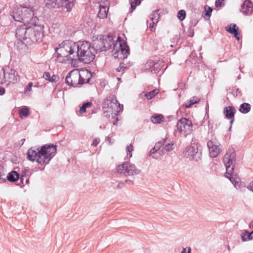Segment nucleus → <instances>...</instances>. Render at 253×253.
Wrapping results in <instances>:
<instances>
[{
	"label": "nucleus",
	"mask_w": 253,
	"mask_h": 253,
	"mask_svg": "<svg viewBox=\"0 0 253 253\" xmlns=\"http://www.w3.org/2000/svg\"><path fill=\"white\" fill-rule=\"evenodd\" d=\"M91 105L92 103L91 102H87L83 104L79 110V114L82 115L86 112V109L89 108Z\"/></svg>",
	"instance_id": "obj_33"
},
{
	"label": "nucleus",
	"mask_w": 253,
	"mask_h": 253,
	"mask_svg": "<svg viewBox=\"0 0 253 253\" xmlns=\"http://www.w3.org/2000/svg\"><path fill=\"white\" fill-rule=\"evenodd\" d=\"M212 11V9L210 7H208V9L206 10V12L204 15L205 18H209L211 16Z\"/></svg>",
	"instance_id": "obj_39"
},
{
	"label": "nucleus",
	"mask_w": 253,
	"mask_h": 253,
	"mask_svg": "<svg viewBox=\"0 0 253 253\" xmlns=\"http://www.w3.org/2000/svg\"><path fill=\"white\" fill-rule=\"evenodd\" d=\"M117 172L125 176H131L139 173V169L136 168L134 165L126 162L118 166L117 169Z\"/></svg>",
	"instance_id": "obj_12"
},
{
	"label": "nucleus",
	"mask_w": 253,
	"mask_h": 253,
	"mask_svg": "<svg viewBox=\"0 0 253 253\" xmlns=\"http://www.w3.org/2000/svg\"><path fill=\"white\" fill-rule=\"evenodd\" d=\"M224 0H216L215 2L216 7H221Z\"/></svg>",
	"instance_id": "obj_41"
},
{
	"label": "nucleus",
	"mask_w": 253,
	"mask_h": 253,
	"mask_svg": "<svg viewBox=\"0 0 253 253\" xmlns=\"http://www.w3.org/2000/svg\"><path fill=\"white\" fill-rule=\"evenodd\" d=\"M102 108L103 110L106 109L107 113H111L112 115L117 116L123 111V105L118 102L114 95L111 94L103 102Z\"/></svg>",
	"instance_id": "obj_7"
},
{
	"label": "nucleus",
	"mask_w": 253,
	"mask_h": 253,
	"mask_svg": "<svg viewBox=\"0 0 253 253\" xmlns=\"http://www.w3.org/2000/svg\"><path fill=\"white\" fill-rule=\"evenodd\" d=\"M102 39L105 41L104 44L106 47V50L111 48L112 45L114 46L115 43L112 36L110 35H103Z\"/></svg>",
	"instance_id": "obj_21"
},
{
	"label": "nucleus",
	"mask_w": 253,
	"mask_h": 253,
	"mask_svg": "<svg viewBox=\"0 0 253 253\" xmlns=\"http://www.w3.org/2000/svg\"><path fill=\"white\" fill-rule=\"evenodd\" d=\"M207 146L211 157H216L222 149L220 143L215 139L209 140L207 143Z\"/></svg>",
	"instance_id": "obj_14"
},
{
	"label": "nucleus",
	"mask_w": 253,
	"mask_h": 253,
	"mask_svg": "<svg viewBox=\"0 0 253 253\" xmlns=\"http://www.w3.org/2000/svg\"><path fill=\"white\" fill-rule=\"evenodd\" d=\"M247 188L253 192V180L247 186Z\"/></svg>",
	"instance_id": "obj_43"
},
{
	"label": "nucleus",
	"mask_w": 253,
	"mask_h": 253,
	"mask_svg": "<svg viewBox=\"0 0 253 253\" xmlns=\"http://www.w3.org/2000/svg\"><path fill=\"white\" fill-rule=\"evenodd\" d=\"M231 127H229V131H230V130H231Z\"/></svg>",
	"instance_id": "obj_47"
},
{
	"label": "nucleus",
	"mask_w": 253,
	"mask_h": 253,
	"mask_svg": "<svg viewBox=\"0 0 253 253\" xmlns=\"http://www.w3.org/2000/svg\"><path fill=\"white\" fill-rule=\"evenodd\" d=\"M48 8L64 7L69 12L74 5V0H44Z\"/></svg>",
	"instance_id": "obj_11"
},
{
	"label": "nucleus",
	"mask_w": 253,
	"mask_h": 253,
	"mask_svg": "<svg viewBox=\"0 0 253 253\" xmlns=\"http://www.w3.org/2000/svg\"><path fill=\"white\" fill-rule=\"evenodd\" d=\"M151 22H149L147 21L148 25H149V28L151 31L153 30L154 25L156 24L160 18V15L159 14V10L154 11L151 14Z\"/></svg>",
	"instance_id": "obj_19"
},
{
	"label": "nucleus",
	"mask_w": 253,
	"mask_h": 253,
	"mask_svg": "<svg viewBox=\"0 0 253 253\" xmlns=\"http://www.w3.org/2000/svg\"><path fill=\"white\" fill-rule=\"evenodd\" d=\"M186 13L184 10H180L177 13V18L180 20H183L185 18Z\"/></svg>",
	"instance_id": "obj_38"
},
{
	"label": "nucleus",
	"mask_w": 253,
	"mask_h": 253,
	"mask_svg": "<svg viewBox=\"0 0 253 253\" xmlns=\"http://www.w3.org/2000/svg\"><path fill=\"white\" fill-rule=\"evenodd\" d=\"M151 121L154 124L160 123L164 120L163 116L161 114H155L151 117Z\"/></svg>",
	"instance_id": "obj_30"
},
{
	"label": "nucleus",
	"mask_w": 253,
	"mask_h": 253,
	"mask_svg": "<svg viewBox=\"0 0 253 253\" xmlns=\"http://www.w3.org/2000/svg\"><path fill=\"white\" fill-rule=\"evenodd\" d=\"M109 8L107 6L100 5L99 6V10L98 13V16L100 18H104L106 17Z\"/></svg>",
	"instance_id": "obj_23"
},
{
	"label": "nucleus",
	"mask_w": 253,
	"mask_h": 253,
	"mask_svg": "<svg viewBox=\"0 0 253 253\" xmlns=\"http://www.w3.org/2000/svg\"><path fill=\"white\" fill-rule=\"evenodd\" d=\"M253 231L249 232L246 230L244 231L241 234V238L243 242L251 240L253 238Z\"/></svg>",
	"instance_id": "obj_24"
},
{
	"label": "nucleus",
	"mask_w": 253,
	"mask_h": 253,
	"mask_svg": "<svg viewBox=\"0 0 253 253\" xmlns=\"http://www.w3.org/2000/svg\"><path fill=\"white\" fill-rule=\"evenodd\" d=\"M4 92L5 89H4V88L0 86V95L3 94Z\"/></svg>",
	"instance_id": "obj_45"
},
{
	"label": "nucleus",
	"mask_w": 253,
	"mask_h": 253,
	"mask_svg": "<svg viewBox=\"0 0 253 253\" xmlns=\"http://www.w3.org/2000/svg\"><path fill=\"white\" fill-rule=\"evenodd\" d=\"M117 187H118V188L120 187L119 185H117Z\"/></svg>",
	"instance_id": "obj_48"
},
{
	"label": "nucleus",
	"mask_w": 253,
	"mask_h": 253,
	"mask_svg": "<svg viewBox=\"0 0 253 253\" xmlns=\"http://www.w3.org/2000/svg\"><path fill=\"white\" fill-rule=\"evenodd\" d=\"M87 71H82L73 70L68 73L66 77V83L69 85L76 87L79 84H83L88 82L89 77Z\"/></svg>",
	"instance_id": "obj_6"
},
{
	"label": "nucleus",
	"mask_w": 253,
	"mask_h": 253,
	"mask_svg": "<svg viewBox=\"0 0 253 253\" xmlns=\"http://www.w3.org/2000/svg\"><path fill=\"white\" fill-rule=\"evenodd\" d=\"M183 154L185 158L196 162H198L202 158V152L198 151L197 145L186 147Z\"/></svg>",
	"instance_id": "obj_13"
},
{
	"label": "nucleus",
	"mask_w": 253,
	"mask_h": 253,
	"mask_svg": "<svg viewBox=\"0 0 253 253\" xmlns=\"http://www.w3.org/2000/svg\"><path fill=\"white\" fill-rule=\"evenodd\" d=\"M42 77L45 80H47L50 82H55L57 81L58 78L55 75H52V76H51L50 74L47 72H44Z\"/></svg>",
	"instance_id": "obj_28"
},
{
	"label": "nucleus",
	"mask_w": 253,
	"mask_h": 253,
	"mask_svg": "<svg viewBox=\"0 0 253 253\" xmlns=\"http://www.w3.org/2000/svg\"><path fill=\"white\" fill-rule=\"evenodd\" d=\"M106 140L108 141L110 143V138L109 137H107Z\"/></svg>",
	"instance_id": "obj_46"
},
{
	"label": "nucleus",
	"mask_w": 253,
	"mask_h": 253,
	"mask_svg": "<svg viewBox=\"0 0 253 253\" xmlns=\"http://www.w3.org/2000/svg\"><path fill=\"white\" fill-rule=\"evenodd\" d=\"M104 115L107 118H109L111 116L112 117L116 116L114 115H112L111 113H107L106 109L104 110Z\"/></svg>",
	"instance_id": "obj_40"
},
{
	"label": "nucleus",
	"mask_w": 253,
	"mask_h": 253,
	"mask_svg": "<svg viewBox=\"0 0 253 253\" xmlns=\"http://www.w3.org/2000/svg\"><path fill=\"white\" fill-rule=\"evenodd\" d=\"M125 68V67H124L123 66H122L121 65H120L119 67H118L116 69V70L117 72H121L122 71H123Z\"/></svg>",
	"instance_id": "obj_44"
},
{
	"label": "nucleus",
	"mask_w": 253,
	"mask_h": 253,
	"mask_svg": "<svg viewBox=\"0 0 253 253\" xmlns=\"http://www.w3.org/2000/svg\"><path fill=\"white\" fill-rule=\"evenodd\" d=\"M235 112V109L233 106H227L224 109V114L226 116V118L229 119L230 124L231 126L234 121V116Z\"/></svg>",
	"instance_id": "obj_18"
},
{
	"label": "nucleus",
	"mask_w": 253,
	"mask_h": 253,
	"mask_svg": "<svg viewBox=\"0 0 253 253\" xmlns=\"http://www.w3.org/2000/svg\"><path fill=\"white\" fill-rule=\"evenodd\" d=\"M19 116L22 118L23 117H26L29 114V110L26 106L22 107L19 110Z\"/></svg>",
	"instance_id": "obj_31"
},
{
	"label": "nucleus",
	"mask_w": 253,
	"mask_h": 253,
	"mask_svg": "<svg viewBox=\"0 0 253 253\" xmlns=\"http://www.w3.org/2000/svg\"><path fill=\"white\" fill-rule=\"evenodd\" d=\"M11 16L15 21L23 22V25L39 23L38 18L35 14L34 6L29 4L14 7L11 12Z\"/></svg>",
	"instance_id": "obj_3"
},
{
	"label": "nucleus",
	"mask_w": 253,
	"mask_h": 253,
	"mask_svg": "<svg viewBox=\"0 0 253 253\" xmlns=\"http://www.w3.org/2000/svg\"><path fill=\"white\" fill-rule=\"evenodd\" d=\"M43 28V26L39 23L22 25L17 29L16 37L19 40L24 41L28 45H31L42 41Z\"/></svg>",
	"instance_id": "obj_2"
},
{
	"label": "nucleus",
	"mask_w": 253,
	"mask_h": 253,
	"mask_svg": "<svg viewBox=\"0 0 253 253\" xmlns=\"http://www.w3.org/2000/svg\"><path fill=\"white\" fill-rule=\"evenodd\" d=\"M94 49L89 42L64 41L56 48L57 59L60 62L79 60L89 63L94 58Z\"/></svg>",
	"instance_id": "obj_1"
},
{
	"label": "nucleus",
	"mask_w": 253,
	"mask_h": 253,
	"mask_svg": "<svg viewBox=\"0 0 253 253\" xmlns=\"http://www.w3.org/2000/svg\"><path fill=\"white\" fill-rule=\"evenodd\" d=\"M117 79L118 80H120V79L119 78H118Z\"/></svg>",
	"instance_id": "obj_49"
},
{
	"label": "nucleus",
	"mask_w": 253,
	"mask_h": 253,
	"mask_svg": "<svg viewBox=\"0 0 253 253\" xmlns=\"http://www.w3.org/2000/svg\"><path fill=\"white\" fill-rule=\"evenodd\" d=\"M158 90L157 89H154L153 90H152V91L151 92H147L145 94V96H146V97L148 99H151L152 97H153L154 96H155V95H156L158 93Z\"/></svg>",
	"instance_id": "obj_36"
},
{
	"label": "nucleus",
	"mask_w": 253,
	"mask_h": 253,
	"mask_svg": "<svg viewBox=\"0 0 253 253\" xmlns=\"http://www.w3.org/2000/svg\"><path fill=\"white\" fill-rule=\"evenodd\" d=\"M167 139H164L162 141H159L155 144L154 147L151 149L149 152V155L154 159H158L163 154V150L161 149L162 145H164V149L166 151H170L173 149L174 144L172 142H169L167 144Z\"/></svg>",
	"instance_id": "obj_9"
},
{
	"label": "nucleus",
	"mask_w": 253,
	"mask_h": 253,
	"mask_svg": "<svg viewBox=\"0 0 253 253\" xmlns=\"http://www.w3.org/2000/svg\"><path fill=\"white\" fill-rule=\"evenodd\" d=\"M240 11L246 16L253 14V3L250 0H246L241 6Z\"/></svg>",
	"instance_id": "obj_16"
},
{
	"label": "nucleus",
	"mask_w": 253,
	"mask_h": 253,
	"mask_svg": "<svg viewBox=\"0 0 253 253\" xmlns=\"http://www.w3.org/2000/svg\"><path fill=\"white\" fill-rule=\"evenodd\" d=\"M129 53V48L126 42L121 41V38L118 37L114 44L112 54L115 58L124 59Z\"/></svg>",
	"instance_id": "obj_8"
},
{
	"label": "nucleus",
	"mask_w": 253,
	"mask_h": 253,
	"mask_svg": "<svg viewBox=\"0 0 253 253\" xmlns=\"http://www.w3.org/2000/svg\"><path fill=\"white\" fill-rule=\"evenodd\" d=\"M56 151V147L53 145H44L41 149L36 150L32 148L27 152L28 159L31 161H36L40 165L47 164Z\"/></svg>",
	"instance_id": "obj_4"
},
{
	"label": "nucleus",
	"mask_w": 253,
	"mask_h": 253,
	"mask_svg": "<svg viewBox=\"0 0 253 253\" xmlns=\"http://www.w3.org/2000/svg\"><path fill=\"white\" fill-rule=\"evenodd\" d=\"M226 30L228 32L233 34L238 41L240 40L239 29L235 24H231L228 25L226 27Z\"/></svg>",
	"instance_id": "obj_20"
},
{
	"label": "nucleus",
	"mask_w": 253,
	"mask_h": 253,
	"mask_svg": "<svg viewBox=\"0 0 253 253\" xmlns=\"http://www.w3.org/2000/svg\"><path fill=\"white\" fill-rule=\"evenodd\" d=\"M192 131V130L190 127H177L175 132L176 133H179L181 135L185 137L188 134L191 133Z\"/></svg>",
	"instance_id": "obj_22"
},
{
	"label": "nucleus",
	"mask_w": 253,
	"mask_h": 253,
	"mask_svg": "<svg viewBox=\"0 0 253 253\" xmlns=\"http://www.w3.org/2000/svg\"><path fill=\"white\" fill-rule=\"evenodd\" d=\"M99 142H100V140L99 138H95L93 141L92 145L94 147H96L99 144Z\"/></svg>",
	"instance_id": "obj_42"
},
{
	"label": "nucleus",
	"mask_w": 253,
	"mask_h": 253,
	"mask_svg": "<svg viewBox=\"0 0 253 253\" xmlns=\"http://www.w3.org/2000/svg\"><path fill=\"white\" fill-rule=\"evenodd\" d=\"M251 110V105L249 103H244L240 105L239 111L244 114L248 113Z\"/></svg>",
	"instance_id": "obj_29"
},
{
	"label": "nucleus",
	"mask_w": 253,
	"mask_h": 253,
	"mask_svg": "<svg viewBox=\"0 0 253 253\" xmlns=\"http://www.w3.org/2000/svg\"><path fill=\"white\" fill-rule=\"evenodd\" d=\"M192 124L190 120L185 118H182L177 123L176 126H192Z\"/></svg>",
	"instance_id": "obj_25"
},
{
	"label": "nucleus",
	"mask_w": 253,
	"mask_h": 253,
	"mask_svg": "<svg viewBox=\"0 0 253 253\" xmlns=\"http://www.w3.org/2000/svg\"><path fill=\"white\" fill-rule=\"evenodd\" d=\"M105 41L102 39V36H100L99 39H96L94 41V48L99 51H106V47L104 45Z\"/></svg>",
	"instance_id": "obj_17"
},
{
	"label": "nucleus",
	"mask_w": 253,
	"mask_h": 253,
	"mask_svg": "<svg viewBox=\"0 0 253 253\" xmlns=\"http://www.w3.org/2000/svg\"><path fill=\"white\" fill-rule=\"evenodd\" d=\"M19 176V175L16 171H12L8 174L6 177L8 181L10 182H15L18 179Z\"/></svg>",
	"instance_id": "obj_26"
},
{
	"label": "nucleus",
	"mask_w": 253,
	"mask_h": 253,
	"mask_svg": "<svg viewBox=\"0 0 253 253\" xmlns=\"http://www.w3.org/2000/svg\"><path fill=\"white\" fill-rule=\"evenodd\" d=\"M133 151V147L132 144H130L128 146L126 147V151L127 153V156H128L129 158L132 157V151Z\"/></svg>",
	"instance_id": "obj_37"
},
{
	"label": "nucleus",
	"mask_w": 253,
	"mask_h": 253,
	"mask_svg": "<svg viewBox=\"0 0 253 253\" xmlns=\"http://www.w3.org/2000/svg\"><path fill=\"white\" fill-rule=\"evenodd\" d=\"M33 83L32 82L29 83L28 85L26 86L24 90V94L27 96H30L32 94V87Z\"/></svg>",
	"instance_id": "obj_32"
},
{
	"label": "nucleus",
	"mask_w": 253,
	"mask_h": 253,
	"mask_svg": "<svg viewBox=\"0 0 253 253\" xmlns=\"http://www.w3.org/2000/svg\"><path fill=\"white\" fill-rule=\"evenodd\" d=\"M3 78L1 80V84L8 86L14 84L19 81V76L17 72L12 69H3Z\"/></svg>",
	"instance_id": "obj_10"
},
{
	"label": "nucleus",
	"mask_w": 253,
	"mask_h": 253,
	"mask_svg": "<svg viewBox=\"0 0 253 253\" xmlns=\"http://www.w3.org/2000/svg\"><path fill=\"white\" fill-rule=\"evenodd\" d=\"M28 44L24 41L19 40L18 42L17 49L21 53H24L28 49Z\"/></svg>",
	"instance_id": "obj_27"
},
{
	"label": "nucleus",
	"mask_w": 253,
	"mask_h": 253,
	"mask_svg": "<svg viewBox=\"0 0 253 253\" xmlns=\"http://www.w3.org/2000/svg\"><path fill=\"white\" fill-rule=\"evenodd\" d=\"M199 100L200 99L196 97H193L189 100V103L186 104L185 107L188 108L190 107L192 105L198 103Z\"/></svg>",
	"instance_id": "obj_35"
},
{
	"label": "nucleus",
	"mask_w": 253,
	"mask_h": 253,
	"mask_svg": "<svg viewBox=\"0 0 253 253\" xmlns=\"http://www.w3.org/2000/svg\"><path fill=\"white\" fill-rule=\"evenodd\" d=\"M160 70V65L158 62L153 60L148 61L142 67V70L145 72H150L156 73Z\"/></svg>",
	"instance_id": "obj_15"
},
{
	"label": "nucleus",
	"mask_w": 253,
	"mask_h": 253,
	"mask_svg": "<svg viewBox=\"0 0 253 253\" xmlns=\"http://www.w3.org/2000/svg\"><path fill=\"white\" fill-rule=\"evenodd\" d=\"M236 154L233 149L229 150L223 158V163L226 167L225 176L234 184L236 188H240L241 179L234 173V168L236 164Z\"/></svg>",
	"instance_id": "obj_5"
},
{
	"label": "nucleus",
	"mask_w": 253,
	"mask_h": 253,
	"mask_svg": "<svg viewBox=\"0 0 253 253\" xmlns=\"http://www.w3.org/2000/svg\"><path fill=\"white\" fill-rule=\"evenodd\" d=\"M131 6V11H133L136 8L137 5L140 4V0H129Z\"/></svg>",
	"instance_id": "obj_34"
}]
</instances>
